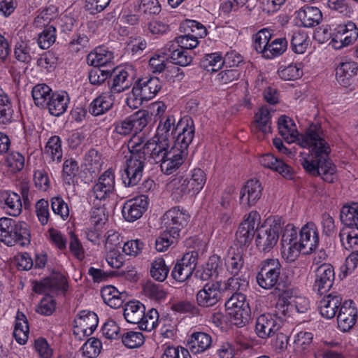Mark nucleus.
Segmentation results:
<instances>
[{
  "instance_id": "nucleus-51",
  "label": "nucleus",
  "mask_w": 358,
  "mask_h": 358,
  "mask_svg": "<svg viewBox=\"0 0 358 358\" xmlns=\"http://www.w3.org/2000/svg\"><path fill=\"white\" fill-rule=\"evenodd\" d=\"M14 220L8 217L0 218V241L8 245H13L12 241V227Z\"/></svg>"
},
{
  "instance_id": "nucleus-54",
  "label": "nucleus",
  "mask_w": 358,
  "mask_h": 358,
  "mask_svg": "<svg viewBox=\"0 0 358 358\" xmlns=\"http://www.w3.org/2000/svg\"><path fill=\"white\" fill-rule=\"evenodd\" d=\"M101 349V341L95 338H91L83 345V355L88 358H96Z\"/></svg>"
},
{
  "instance_id": "nucleus-3",
  "label": "nucleus",
  "mask_w": 358,
  "mask_h": 358,
  "mask_svg": "<svg viewBox=\"0 0 358 358\" xmlns=\"http://www.w3.org/2000/svg\"><path fill=\"white\" fill-rule=\"evenodd\" d=\"M225 307L234 325L242 327L250 321L251 310L249 303L246 301V296L243 293H234L226 301Z\"/></svg>"
},
{
  "instance_id": "nucleus-52",
  "label": "nucleus",
  "mask_w": 358,
  "mask_h": 358,
  "mask_svg": "<svg viewBox=\"0 0 358 358\" xmlns=\"http://www.w3.org/2000/svg\"><path fill=\"white\" fill-rule=\"evenodd\" d=\"M287 42L285 38L274 39L269 43L265 58L271 59L282 55L287 49Z\"/></svg>"
},
{
  "instance_id": "nucleus-12",
  "label": "nucleus",
  "mask_w": 358,
  "mask_h": 358,
  "mask_svg": "<svg viewBox=\"0 0 358 358\" xmlns=\"http://www.w3.org/2000/svg\"><path fill=\"white\" fill-rule=\"evenodd\" d=\"M221 299L220 285L218 282L206 284L196 295V303L200 307L209 308Z\"/></svg>"
},
{
  "instance_id": "nucleus-45",
  "label": "nucleus",
  "mask_w": 358,
  "mask_h": 358,
  "mask_svg": "<svg viewBox=\"0 0 358 358\" xmlns=\"http://www.w3.org/2000/svg\"><path fill=\"white\" fill-rule=\"evenodd\" d=\"M165 320L162 318L159 320V313L155 308H151L145 314L143 313V319L139 326L140 329L150 331L156 327L158 322L161 324Z\"/></svg>"
},
{
  "instance_id": "nucleus-9",
  "label": "nucleus",
  "mask_w": 358,
  "mask_h": 358,
  "mask_svg": "<svg viewBox=\"0 0 358 358\" xmlns=\"http://www.w3.org/2000/svg\"><path fill=\"white\" fill-rule=\"evenodd\" d=\"M148 196L145 195L129 199L122 207V216L128 222H134L142 217L148 208Z\"/></svg>"
},
{
  "instance_id": "nucleus-22",
  "label": "nucleus",
  "mask_w": 358,
  "mask_h": 358,
  "mask_svg": "<svg viewBox=\"0 0 358 358\" xmlns=\"http://www.w3.org/2000/svg\"><path fill=\"white\" fill-rule=\"evenodd\" d=\"M114 99L112 92H103L90 103L89 112L94 116L101 115L112 108Z\"/></svg>"
},
{
  "instance_id": "nucleus-31",
  "label": "nucleus",
  "mask_w": 358,
  "mask_h": 358,
  "mask_svg": "<svg viewBox=\"0 0 358 358\" xmlns=\"http://www.w3.org/2000/svg\"><path fill=\"white\" fill-rule=\"evenodd\" d=\"M340 219L342 223L350 229L356 228L358 231V204L344 206L341 210Z\"/></svg>"
},
{
  "instance_id": "nucleus-30",
  "label": "nucleus",
  "mask_w": 358,
  "mask_h": 358,
  "mask_svg": "<svg viewBox=\"0 0 358 358\" xmlns=\"http://www.w3.org/2000/svg\"><path fill=\"white\" fill-rule=\"evenodd\" d=\"M29 331L28 320L26 316L22 313L17 312L13 336L19 344L24 345L26 343L28 339Z\"/></svg>"
},
{
  "instance_id": "nucleus-57",
  "label": "nucleus",
  "mask_w": 358,
  "mask_h": 358,
  "mask_svg": "<svg viewBox=\"0 0 358 358\" xmlns=\"http://www.w3.org/2000/svg\"><path fill=\"white\" fill-rule=\"evenodd\" d=\"M302 247L298 242H294V244L282 245V257L288 262H294L299 256L301 252L303 253Z\"/></svg>"
},
{
  "instance_id": "nucleus-25",
  "label": "nucleus",
  "mask_w": 358,
  "mask_h": 358,
  "mask_svg": "<svg viewBox=\"0 0 358 358\" xmlns=\"http://www.w3.org/2000/svg\"><path fill=\"white\" fill-rule=\"evenodd\" d=\"M187 152L180 150L178 154L169 151L166 158L159 162L162 171L166 175L173 173L183 164Z\"/></svg>"
},
{
  "instance_id": "nucleus-62",
  "label": "nucleus",
  "mask_w": 358,
  "mask_h": 358,
  "mask_svg": "<svg viewBox=\"0 0 358 358\" xmlns=\"http://www.w3.org/2000/svg\"><path fill=\"white\" fill-rule=\"evenodd\" d=\"M206 180V174L201 169H193L191 178H189V185L194 188V191L197 192V193L203 188Z\"/></svg>"
},
{
  "instance_id": "nucleus-29",
  "label": "nucleus",
  "mask_w": 358,
  "mask_h": 358,
  "mask_svg": "<svg viewBox=\"0 0 358 358\" xmlns=\"http://www.w3.org/2000/svg\"><path fill=\"white\" fill-rule=\"evenodd\" d=\"M145 311V308L143 304L139 301H130L124 310V317L128 322L138 324L139 327L143 319Z\"/></svg>"
},
{
  "instance_id": "nucleus-6",
  "label": "nucleus",
  "mask_w": 358,
  "mask_h": 358,
  "mask_svg": "<svg viewBox=\"0 0 358 358\" xmlns=\"http://www.w3.org/2000/svg\"><path fill=\"white\" fill-rule=\"evenodd\" d=\"M282 227L279 220H275L269 227H262L257 229V247L263 252L270 251L278 243Z\"/></svg>"
},
{
  "instance_id": "nucleus-38",
  "label": "nucleus",
  "mask_w": 358,
  "mask_h": 358,
  "mask_svg": "<svg viewBox=\"0 0 358 358\" xmlns=\"http://www.w3.org/2000/svg\"><path fill=\"white\" fill-rule=\"evenodd\" d=\"M132 85V78H129L128 72L124 70H120L113 78V84L110 87V92L120 93L127 90Z\"/></svg>"
},
{
  "instance_id": "nucleus-61",
  "label": "nucleus",
  "mask_w": 358,
  "mask_h": 358,
  "mask_svg": "<svg viewBox=\"0 0 358 358\" xmlns=\"http://www.w3.org/2000/svg\"><path fill=\"white\" fill-rule=\"evenodd\" d=\"M291 46L295 53L303 54L308 46L306 36L300 32H294L292 37Z\"/></svg>"
},
{
  "instance_id": "nucleus-64",
  "label": "nucleus",
  "mask_w": 358,
  "mask_h": 358,
  "mask_svg": "<svg viewBox=\"0 0 358 358\" xmlns=\"http://www.w3.org/2000/svg\"><path fill=\"white\" fill-rule=\"evenodd\" d=\"M85 161L86 165L93 171H98L102 164L101 156L95 149H91L85 155Z\"/></svg>"
},
{
  "instance_id": "nucleus-37",
  "label": "nucleus",
  "mask_w": 358,
  "mask_h": 358,
  "mask_svg": "<svg viewBox=\"0 0 358 358\" xmlns=\"http://www.w3.org/2000/svg\"><path fill=\"white\" fill-rule=\"evenodd\" d=\"M113 58V54L110 51H107L100 48L95 52L90 53L87 57V62L93 66H98L103 69L109 64Z\"/></svg>"
},
{
  "instance_id": "nucleus-19",
  "label": "nucleus",
  "mask_w": 358,
  "mask_h": 358,
  "mask_svg": "<svg viewBox=\"0 0 358 358\" xmlns=\"http://www.w3.org/2000/svg\"><path fill=\"white\" fill-rule=\"evenodd\" d=\"M342 297L337 293H331L325 296L320 302V313L327 319L334 318L338 308L342 305Z\"/></svg>"
},
{
  "instance_id": "nucleus-49",
  "label": "nucleus",
  "mask_w": 358,
  "mask_h": 358,
  "mask_svg": "<svg viewBox=\"0 0 358 358\" xmlns=\"http://www.w3.org/2000/svg\"><path fill=\"white\" fill-rule=\"evenodd\" d=\"M248 285L249 282L246 277L233 275L231 278L228 279L225 289L234 293H243V292L247 290Z\"/></svg>"
},
{
  "instance_id": "nucleus-46",
  "label": "nucleus",
  "mask_w": 358,
  "mask_h": 358,
  "mask_svg": "<svg viewBox=\"0 0 358 358\" xmlns=\"http://www.w3.org/2000/svg\"><path fill=\"white\" fill-rule=\"evenodd\" d=\"M169 268L163 258L156 259L150 266V275L156 280L163 282L167 278Z\"/></svg>"
},
{
  "instance_id": "nucleus-26",
  "label": "nucleus",
  "mask_w": 358,
  "mask_h": 358,
  "mask_svg": "<svg viewBox=\"0 0 358 358\" xmlns=\"http://www.w3.org/2000/svg\"><path fill=\"white\" fill-rule=\"evenodd\" d=\"M280 134L289 141H297L299 143V137L305 135L300 134L296 130L293 120L286 115H281L278 122Z\"/></svg>"
},
{
  "instance_id": "nucleus-17",
  "label": "nucleus",
  "mask_w": 358,
  "mask_h": 358,
  "mask_svg": "<svg viewBox=\"0 0 358 358\" xmlns=\"http://www.w3.org/2000/svg\"><path fill=\"white\" fill-rule=\"evenodd\" d=\"M115 190V175L110 170L106 171L100 176L93 187V192L96 200L106 199Z\"/></svg>"
},
{
  "instance_id": "nucleus-35",
  "label": "nucleus",
  "mask_w": 358,
  "mask_h": 358,
  "mask_svg": "<svg viewBox=\"0 0 358 358\" xmlns=\"http://www.w3.org/2000/svg\"><path fill=\"white\" fill-rule=\"evenodd\" d=\"M175 122L176 119L173 115L167 116L164 122L161 120L157 129L156 137H164L166 141H169V137L172 136H173V138H175V135L179 130L178 123L176 126Z\"/></svg>"
},
{
  "instance_id": "nucleus-58",
  "label": "nucleus",
  "mask_w": 358,
  "mask_h": 358,
  "mask_svg": "<svg viewBox=\"0 0 358 358\" xmlns=\"http://www.w3.org/2000/svg\"><path fill=\"white\" fill-rule=\"evenodd\" d=\"M122 341L128 348H135L143 343L144 336L141 332L129 331L122 336Z\"/></svg>"
},
{
  "instance_id": "nucleus-32",
  "label": "nucleus",
  "mask_w": 358,
  "mask_h": 358,
  "mask_svg": "<svg viewBox=\"0 0 358 358\" xmlns=\"http://www.w3.org/2000/svg\"><path fill=\"white\" fill-rule=\"evenodd\" d=\"M243 248H238L236 250L229 252L227 258L226 259L225 264L227 270L233 275H238L239 272L244 264L243 258Z\"/></svg>"
},
{
  "instance_id": "nucleus-40",
  "label": "nucleus",
  "mask_w": 358,
  "mask_h": 358,
  "mask_svg": "<svg viewBox=\"0 0 358 358\" xmlns=\"http://www.w3.org/2000/svg\"><path fill=\"white\" fill-rule=\"evenodd\" d=\"M52 90L45 84L36 85L31 92L34 103L38 106L44 107L51 96Z\"/></svg>"
},
{
  "instance_id": "nucleus-5",
  "label": "nucleus",
  "mask_w": 358,
  "mask_h": 358,
  "mask_svg": "<svg viewBox=\"0 0 358 358\" xmlns=\"http://www.w3.org/2000/svg\"><path fill=\"white\" fill-rule=\"evenodd\" d=\"M281 265L276 259H268L262 262L260 271L256 279L258 285L266 289L273 288L278 282Z\"/></svg>"
},
{
  "instance_id": "nucleus-56",
  "label": "nucleus",
  "mask_w": 358,
  "mask_h": 358,
  "mask_svg": "<svg viewBox=\"0 0 358 358\" xmlns=\"http://www.w3.org/2000/svg\"><path fill=\"white\" fill-rule=\"evenodd\" d=\"M110 69H103L98 66H94L88 74L90 83L94 85L103 83L110 75Z\"/></svg>"
},
{
  "instance_id": "nucleus-60",
  "label": "nucleus",
  "mask_w": 358,
  "mask_h": 358,
  "mask_svg": "<svg viewBox=\"0 0 358 358\" xmlns=\"http://www.w3.org/2000/svg\"><path fill=\"white\" fill-rule=\"evenodd\" d=\"M278 74L285 80H294L302 76L303 71L296 64H291L284 69L279 70Z\"/></svg>"
},
{
  "instance_id": "nucleus-23",
  "label": "nucleus",
  "mask_w": 358,
  "mask_h": 358,
  "mask_svg": "<svg viewBox=\"0 0 358 358\" xmlns=\"http://www.w3.org/2000/svg\"><path fill=\"white\" fill-rule=\"evenodd\" d=\"M103 301L113 308H118L123 304L127 293L120 292L112 285L106 286L101 290Z\"/></svg>"
},
{
  "instance_id": "nucleus-2",
  "label": "nucleus",
  "mask_w": 358,
  "mask_h": 358,
  "mask_svg": "<svg viewBox=\"0 0 358 358\" xmlns=\"http://www.w3.org/2000/svg\"><path fill=\"white\" fill-rule=\"evenodd\" d=\"M299 145L303 148H308L311 152V159H306L302 163L303 168L313 176H320L318 159L320 157L328 159L331 149L324 139L320 136L316 125L311 124L306 130L305 135L299 137Z\"/></svg>"
},
{
  "instance_id": "nucleus-53",
  "label": "nucleus",
  "mask_w": 358,
  "mask_h": 358,
  "mask_svg": "<svg viewBox=\"0 0 358 358\" xmlns=\"http://www.w3.org/2000/svg\"><path fill=\"white\" fill-rule=\"evenodd\" d=\"M256 122L259 129L264 134L271 131L270 111L265 108L259 109L255 115Z\"/></svg>"
},
{
  "instance_id": "nucleus-48",
  "label": "nucleus",
  "mask_w": 358,
  "mask_h": 358,
  "mask_svg": "<svg viewBox=\"0 0 358 358\" xmlns=\"http://www.w3.org/2000/svg\"><path fill=\"white\" fill-rule=\"evenodd\" d=\"M56 29L52 25L45 27L42 33L38 37L37 43L39 47L43 50L49 48L56 40Z\"/></svg>"
},
{
  "instance_id": "nucleus-7",
  "label": "nucleus",
  "mask_w": 358,
  "mask_h": 358,
  "mask_svg": "<svg viewBox=\"0 0 358 358\" xmlns=\"http://www.w3.org/2000/svg\"><path fill=\"white\" fill-rule=\"evenodd\" d=\"M259 220V215L257 212H251L247 219L240 224L236 233V240L240 248L247 246L251 243L255 231L258 229Z\"/></svg>"
},
{
  "instance_id": "nucleus-41",
  "label": "nucleus",
  "mask_w": 358,
  "mask_h": 358,
  "mask_svg": "<svg viewBox=\"0 0 358 358\" xmlns=\"http://www.w3.org/2000/svg\"><path fill=\"white\" fill-rule=\"evenodd\" d=\"M4 209L7 210V213L11 216L16 217L19 215L22 211V201L19 194L15 192L6 193Z\"/></svg>"
},
{
  "instance_id": "nucleus-43",
  "label": "nucleus",
  "mask_w": 358,
  "mask_h": 358,
  "mask_svg": "<svg viewBox=\"0 0 358 358\" xmlns=\"http://www.w3.org/2000/svg\"><path fill=\"white\" fill-rule=\"evenodd\" d=\"M271 38V32L267 29H262L254 35L253 47L257 52L265 57L266 52Z\"/></svg>"
},
{
  "instance_id": "nucleus-59",
  "label": "nucleus",
  "mask_w": 358,
  "mask_h": 358,
  "mask_svg": "<svg viewBox=\"0 0 358 358\" xmlns=\"http://www.w3.org/2000/svg\"><path fill=\"white\" fill-rule=\"evenodd\" d=\"M56 302L49 294L43 297L36 307V312L43 315H50L55 310Z\"/></svg>"
},
{
  "instance_id": "nucleus-50",
  "label": "nucleus",
  "mask_w": 358,
  "mask_h": 358,
  "mask_svg": "<svg viewBox=\"0 0 358 358\" xmlns=\"http://www.w3.org/2000/svg\"><path fill=\"white\" fill-rule=\"evenodd\" d=\"M171 46H173V43L170 47ZM169 50L171 52L169 57L173 64L186 66L190 64L192 61V56L189 55L187 50L181 48L173 50H171V48H169Z\"/></svg>"
},
{
  "instance_id": "nucleus-42",
  "label": "nucleus",
  "mask_w": 358,
  "mask_h": 358,
  "mask_svg": "<svg viewBox=\"0 0 358 358\" xmlns=\"http://www.w3.org/2000/svg\"><path fill=\"white\" fill-rule=\"evenodd\" d=\"M14 110L10 98L0 95V124H8L13 121Z\"/></svg>"
},
{
  "instance_id": "nucleus-11",
  "label": "nucleus",
  "mask_w": 358,
  "mask_h": 358,
  "mask_svg": "<svg viewBox=\"0 0 358 358\" xmlns=\"http://www.w3.org/2000/svg\"><path fill=\"white\" fill-rule=\"evenodd\" d=\"M280 329V321L271 314H262L257 318L255 332L261 338L273 336Z\"/></svg>"
},
{
  "instance_id": "nucleus-8",
  "label": "nucleus",
  "mask_w": 358,
  "mask_h": 358,
  "mask_svg": "<svg viewBox=\"0 0 358 358\" xmlns=\"http://www.w3.org/2000/svg\"><path fill=\"white\" fill-rule=\"evenodd\" d=\"M335 278L334 267L329 264H323L315 271L314 290L320 294H324L332 287Z\"/></svg>"
},
{
  "instance_id": "nucleus-20",
  "label": "nucleus",
  "mask_w": 358,
  "mask_h": 358,
  "mask_svg": "<svg viewBox=\"0 0 358 358\" xmlns=\"http://www.w3.org/2000/svg\"><path fill=\"white\" fill-rule=\"evenodd\" d=\"M75 328L81 330L84 336H90L96 329L99 318L97 315L91 311L83 310L80 313L78 318L75 319Z\"/></svg>"
},
{
  "instance_id": "nucleus-10",
  "label": "nucleus",
  "mask_w": 358,
  "mask_h": 358,
  "mask_svg": "<svg viewBox=\"0 0 358 358\" xmlns=\"http://www.w3.org/2000/svg\"><path fill=\"white\" fill-rule=\"evenodd\" d=\"M68 285L64 275L56 273L49 278H46L40 282H36L33 290L38 294L49 293L57 294L59 292H65Z\"/></svg>"
},
{
  "instance_id": "nucleus-16",
  "label": "nucleus",
  "mask_w": 358,
  "mask_h": 358,
  "mask_svg": "<svg viewBox=\"0 0 358 358\" xmlns=\"http://www.w3.org/2000/svg\"><path fill=\"white\" fill-rule=\"evenodd\" d=\"M178 128L176 143L180 145V151L186 152L194 136L195 129L192 119L187 116L181 118L178 122Z\"/></svg>"
},
{
  "instance_id": "nucleus-28",
  "label": "nucleus",
  "mask_w": 358,
  "mask_h": 358,
  "mask_svg": "<svg viewBox=\"0 0 358 358\" xmlns=\"http://www.w3.org/2000/svg\"><path fill=\"white\" fill-rule=\"evenodd\" d=\"M50 97L46 105L50 113L56 117L60 116L66 110L69 102L68 96L54 92Z\"/></svg>"
},
{
  "instance_id": "nucleus-1",
  "label": "nucleus",
  "mask_w": 358,
  "mask_h": 358,
  "mask_svg": "<svg viewBox=\"0 0 358 358\" xmlns=\"http://www.w3.org/2000/svg\"><path fill=\"white\" fill-rule=\"evenodd\" d=\"M169 148V141H166L164 137L157 138L156 136L145 143L142 141L134 142L129 148L130 156L127 159L124 169L126 178L123 180L125 185H137L142 178L145 162L153 160L154 163H159L166 158Z\"/></svg>"
},
{
  "instance_id": "nucleus-34",
  "label": "nucleus",
  "mask_w": 358,
  "mask_h": 358,
  "mask_svg": "<svg viewBox=\"0 0 358 358\" xmlns=\"http://www.w3.org/2000/svg\"><path fill=\"white\" fill-rule=\"evenodd\" d=\"M219 263L220 259L217 256L210 257L205 266L196 271L195 277L202 281H206L211 278L217 277Z\"/></svg>"
},
{
  "instance_id": "nucleus-36",
  "label": "nucleus",
  "mask_w": 358,
  "mask_h": 358,
  "mask_svg": "<svg viewBox=\"0 0 358 358\" xmlns=\"http://www.w3.org/2000/svg\"><path fill=\"white\" fill-rule=\"evenodd\" d=\"M11 238L13 241V245L19 243L22 246H24L30 242V234L27 229V224L24 222H16L12 227Z\"/></svg>"
},
{
  "instance_id": "nucleus-27",
  "label": "nucleus",
  "mask_w": 358,
  "mask_h": 358,
  "mask_svg": "<svg viewBox=\"0 0 358 358\" xmlns=\"http://www.w3.org/2000/svg\"><path fill=\"white\" fill-rule=\"evenodd\" d=\"M357 70L358 66L355 62L350 60L341 62L336 68L337 81L343 86L348 85L350 79L357 75Z\"/></svg>"
},
{
  "instance_id": "nucleus-39",
  "label": "nucleus",
  "mask_w": 358,
  "mask_h": 358,
  "mask_svg": "<svg viewBox=\"0 0 358 358\" xmlns=\"http://www.w3.org/2000/svg\"><path fill=\"white\" fill-rule=\"evenodd\" d=\"M199 65L207 71L215 72L220 69L223 65V57L217 52L206 54L201 59Z\"/></svg>"
},
{
  "instance_id": "nucleus-47",
  "label": "nucleus",
  "mask_w": 358,
  "mask_h": 358,
  "mask_svg": "<svg viewBox=\"0 0 358 358\" xmlns=\"http://www.w3.org/2000/svg\"><path fill=\"white\" fill-rule=\"evenodd\" d=\"M324 157H320L319 160V164L320 166L321 173L320 175L322 177V179L329 183L334 182L336 179V166L330 160L328 157V159H325L323 158Z\"/></svg>"
},
{
  "instance_id": "nucleus-63",
  "label": "nucleus",
  "mask_w": 358,
  "mask_h": 358,
  "mask_svg": "<svg viewBox=\"0 0 358 358\" xmlns=\"http://www.w3.org/2000/svg\"><path fill=\"white\" fill-rule=\"evenodd\" d=\"M14 53L15 58L21 62L28 64L31 60V48L24 42H21L15 46Z\"/></svg>"
},
{
  "instance_id": "nucleus-4",
  "label": "nucleus",
  "mask_w": 358,
  "mask_h": 358,
  "mask_svg": "<svg viewBox=\"0 0 358 358\" xmlns=\"http://www.w3.org/2000/svg\"><path fill=\"white\" fill-rule=\"evenodd\" d=\"M189 215L179 207L167 210L162 217V228L173 238H178L181 231L187 225Z\"/></svg>"
},
{
  "instance_id": "nucleus-14",
  "label": "nucleus",
  "mask_w": 358,
  "mask_h": 358,
  "mask_svg": "<svg viewBox=\"0 0 358 358\" xmlns=\"http://www.w3.org/2000/svg\"><path fill=\"white\" fill-rule=\"evenodd\" d=\"M357 318V310L352 301H345L337 315L338 328L343 332L348 331L355 324Z\"/></svg>"
},
{
  "instance_id": "nucleus-44",
  "label": "nucleus",
  "mask_w": 358,
  "mask_h": 358,
  "mask_svg": "<svg viewBox=\"0 0 358 358\" xmlns=\"http://www.w3.org/2000/svg\"><path fill=\"white\" fill-rule=\"evenodd\" d=\"M44 151L52 161L60 162L62 157V150L59 137L57 136H52L46 143Z\"/></svg>"
},
{
  "instance_id": "nucleus-24",
  "label": "nucleus",
  "mask_w": 358,
  "mask_h": 358,
  "mask_svg": "<svg viewBox=\"0 0 358 358\" xmlns=\"http://www.w3.org/2000/svg\"><path fill=\"white\" fill-rule=\"evenodd\" d=\"M297 16L306 27L317 26L322 18V12L318 8L306 6L298 11Z\"/></svg>"
},
{
  "instance_id": "nucleus-21",
  "label": "nucleus",
  "mask_w": 358,
  "mask_h": 358,
  "mask_svg": "<svg viewBox=\"0 0 358 358\" xmlns=\"http://www.w3.org/2000/svg\"><path fill=\"white\" fill-rule=\"evenodd\" d=\"M188 344L189 350L194 354H197L208 350L212 346L213 339L211 336L206 332L196 331L191 334Z\"/></svg>"
},
{
  "instance_id": "nucleus-13",
  "label": "nucleus",
  "mask_w": 358,
  "mask_h": 358,
  "mask_svg": "<svg viewBox=\"0 0 358 358\" xmlns=\"http://www.w3.org/2000/svg\"><path fill=\"white\" fill-rule=\"evenodd\" d=\"M302 247L303 254L308 255L315 250L319 243L317 229L313 222H308L300 231L298 242Z\"/></svg>"
},
{
  "instance_id": "nucleus-18",
  "label": "nucleus",
  "mask_w": 358,
  "mask_h": 358,
  "mask_svg": "<svg viewBox=\"0 0 358 358\" xmlns=\"http://www.w3.org/2000/svg\"><path fill=\"white\" fill-rule=\"evenodd\" d=\"M135 88L138 90V93L145 101L152 99L161 90L162 82L157 77L139 78L136 81Z\"/></svg>"
},
{
  "instance_id": "nucleus-33",
  "label": "nucleus",
  "mask_w": 358,
  "mask_h": 358,
  "mask_svg": "<svg viewBox=\"0 0 358 358\" xmlns=\"http://www.w3.org/2000/svg\"><path fill=\"white\" fill-rule=\"evenodd\" d=\"M341 245L347 250L358 251V231L343 227L338 234Z\"/></svg>"
},
{
  "instance_id": "nucleus-15",
  "label": "nucleus",
  "mask_w": 358,
  "mask_h": 358,
  "mask_svg": "<svg viewBox=\"0 0 358 358\" xmlns=\"http://www.w3.org/2000/svg\"><path fill=\"white\" fill-rule=\"evenodd\" d=\"M263 188L257 180H249L240 192V204L244 208L253 206L261 197Z\"/></svg>"
},
{
  "instance_id": "nucleus-55",
  "label": "nucleus",
  "mask_w": 358,
  "mask_h": 358,
  "mask_svg": "<svg viewBox=\"0 0 358 358\" xmlns=\"http://www.w3.org/2000/svg\"><path fill=\"white\" fill-rule=\"evenodd\" d=\"M143 291L148 296L155 300L164 299L166 296V292L159 284H155L148 281L143 286Z\"/></svg>"
}]
</instances>
